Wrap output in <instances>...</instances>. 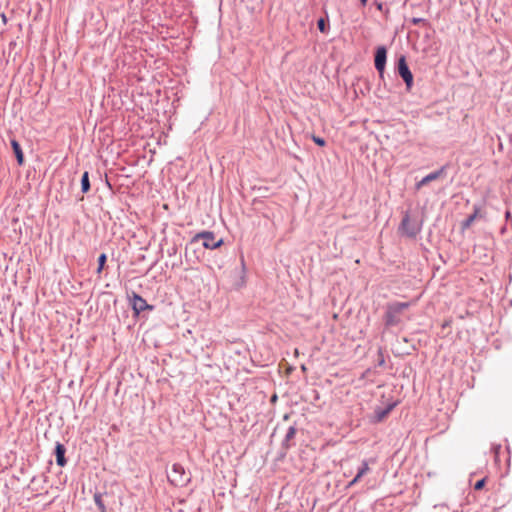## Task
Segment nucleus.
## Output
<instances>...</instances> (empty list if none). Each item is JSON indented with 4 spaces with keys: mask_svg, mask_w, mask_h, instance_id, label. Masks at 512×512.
Instances as JSON below:
<instances>
[{
    "mask_svg": "<svg viewBox=\"0 0 512 512\" xmlns=\"http://www.w3.org/2000/svg\"><path fill=\"white\" fill-rule=\"evenodd\" d=\"M411 306V302H390L386 305L384 323L386 327H394L402 322V313Z\"/></svg>",
    "mask_w": 512,
    "mask_h": 512,
    "instance_id": "f257e3e1",
    "label": "nucleus"
},
{
    "mask_svg": "<svg viewBox=\"0 0 512 512\" xmlns=\"http://www.w3.org/2000/svg\"><path fill=\"white\" fill-rule=\"evenodd\" d=\"M168 481L175 487H185L190 481L191 476L186 472L185 468L179 464L174 463L171 471L167 474Z\"/></svg>",
    "mask_w": 512,
    "mask_h": 512,
    "instance_id": "f03ea898",
    "label": "nucleus"
},
{
    "mask_svg": "<svg viewBox=\"0 0 512 512\" xmlns=\"http://www.w3.org/2000/svg\"><path fill=\"white\" fill-rule=\"evenodd\" d=\"M422 224L417 219H412L409 213H405L399 226V231L409 237L415 238L421 231Z\"/></svg>",
    "mask_w": 512,
    "mask_h": 512,
    "instance_id": "7ed1b4c3",
    "label": "nucleus"
},
{
    "mask_svg": "<svg viewBox=\"0 0 512 512\" xmlns=\"http://www.w3.org/2000/svg\"><path fill=\"white\" fill-rule=\"evenodd\" d=\"M199 239H203V246L206 249H217L223 244V239L216 240L215 234L211 231H203L200 233H197L193 239L192 242H196Z\"/></svg>",
    "mask_w": 512,
    "mask_h": 512,
    "instance_id": "20e7f679",
    "label": "nucleus"
},
{
    "mask_svg": "<svg viewBox=\"0 0 512 512\" xmlns=\"http://www.w3.org/2000/svg\"><path fill=\"white\" fill-rule=\"evenodd\" d=\"M398 73L404 80L407 89L409 90L413 84V75L407 65L405 56H400L398 59Z\"/></svg>",
    "mask_w": 512,
    "mask_h": 512,
    "instance_id": "39448f33",
    "label": "nucleus"
},
{
    "mask_svg": "<svg viewBox=\"0 0 512 512\" xmlns=\"http://www.w3.org/2000/svg\"><path fill=\"white\" fill-rule=\"evenodd\" d=\"M387 59V50L384 46H379L375 53V68L379 72L380 77H383Z\"/></svg>",
    "mask_w": 512,
    "mask_h": 512,
    "instance_id": "423d86ee",
    "label": "nucleus"
},
{
    "mask_svg": "<svg viewBox=\"0 0 512 512\" xmlns=\"http://www.w3.org/2000/svg\"><path fill=\"white\" fill-rule=\"evenodd\" d=\"M445 170L446 166H442L440 169L429 173L428 175L423 177L419 182L416 183V189L419 190L424 185L441 178L442 176H444Z\"/></svg>",
    "mask_w": 512,
    "mask_h": 512,
    "instance_id": "0eeeda50",
    "label": "nucleus"
},
{
    "mask_svg": "<svg viewBox=\"0 0 512 512\" xmlns=\"http://www.w3.org/2000/svg\"><path fill=\"white\" fill-rule=\"evenodd\" d=\"M132 308L137 314H139L141 311H144L147 308L151 309L152 307H150L140 295L134 293Z\"/></svg>",
    "mask_w": 512,
    "mask_h": 512,
    "instance_id": "6e6552de",
    "label": "nucleus"
},
{
    "mask_svg": "<svg viewBox=\"0 0 512 512\" xmlns=\"http://www.w3.org/2000/svg\"><path fill=\"white\" fill-rule=\"evenodd\" d=\"M66 448L63 444L57 442L55 446L56 463L58 466L63 467L66 465L65 458Z\"/></svg>",
    "mask_w": 512,
    "mask_h": 512,
    "instance_id": "1a4fd4ad",
    "label": "nucleus"
},
{
    "mask_svg": "<svg viewBox=\"0 0 512 512\" xmlns=\"http://www.w3.org/2000/svg\"><path fill=\"white\" fill-rule=\"evenodd\" d=\"M395 404H389L386 408H377L374 411V419L376 422H381L392 411Z\"/></svg>",
    "mask_w": 512,
    "mask_h": 512,
    "instance_id": "9d476101",
    "label": "nucleus"
},
{
    "mask_svg": "<svg viewBox=\"0 0 512 512\" xmlns=\"http://www.w3.org/2000/svg\"><path fill=\"white\" fill-rule=\"evenodd\" d=\"M295 435H296V428L295 426H290L286 432V435L283 439V442H282V446L285 448V449H289L293 443V439L295 438Z\"/></svg>",
    "mask_w": 512,
    "mask_h": 512,
    "instance_id": "9b49d317",
    "label": "nucleus"
},
{
    "mask_svg": "<svg viewBox=\"0 0 512 512\" xmlns=\"http://www.w3.org/2000/svg\"><path fill=\"white\" fill-rule=\"evenodd\" d=\"M369 463L370 461L366 459L362 460L361 466L358 468V471L354 477V481H360L362 477H364L370 471Z\"/></svg>",
    "mask_w": 512,
    "mask_h": 512,
    "instance_id": "f8f14e48",
    "label": "nucleus"
},
{
    "mask_svg": "<svg viewBox=\"0 0 512 512\" xmlns=\"http://www.w3.org/2000/svg\"><path fill=\"white\" fill-rule=\"evenodd\" d=\"M11 146L15 153L18 164L22 165L24 162V155H23L20 144L16 140L13 139V140H11Z\"/></svg>",
    "mask_w": 512,
    "mask_h": 512,
    "instance_id": "ddd939ff",
    "label": "nucleus"
},
{
    "mask_svg": "<svg viewBox=\"0 0 512 512\" xmlns=\"http://www.w3.org/2000/svg\"><path fill=\"white\" fill-rule=\"evenodd\" d=\"M90 190L89 174L84 172L81 178V191L87 193Z\"/></svg>",
    "mask_w": 512,
    "mask_h": 512,
    "instance_id": "4468645a",
    "label": "nucleus"
},
{
    "mask_svg": "<svg viewBox=\"0 0 512 512\" xmlns=\"http://www.w3.org/2000/svg\"><path fill=\"white\" fill-rule=\"evenodd\" d=\"M479 208L478 207H474V213L471 214L464 222H463V228H468L471 226V224L474 222V220L477 218L478 216V213H479Z\"/></svg>",
    "mask_w": 512,
    "mask_h": 512,
    "instance_id": "2eb2a0df",
    "label": "nucleus"
},
{
    "mask_svg": "<svg viewBox=\"0 0 512 512\" xmlns=\"http://www.w3.org/2000/svg\"><path fill=\"white\" fill-rule=\"evenodd\" d=\"M106 260H107V256L105 253H102L99 257H98V268H97V273L100 274L104 268V265L106 263Z\"/></svg>",
    "mask_w": 512,
    "mask_h": 512,
    "instance_id": "dca6fc26",
    "label": "nucleus"
},
{
    "mask_svg": "<svg viewBox=\"0 0 512 512\" xmlns=\"http://www.w3.org/2000/svg\"><path fill=\"white\" fill-rule=\"evenodd\" d=\"M317 26H318V29L322 32V33H326L327 32V25H326V22L323 18H320L318 21H317Z\"/></svg>",
    "mask_w": 512,
    "mask_h": 512,
    "instance_id": "f3484780",
    "label": "nucleus"
},
{
    "mask_svg": "<svg viewBox=\"0 0 512 512\" xmlns=\"http://www.w3.org/2000/svg\"><path fill=\"white\" fill-rule=\"evenodd\" d=\"M312 140L315 144L319 146H324L326 144L325 140L319 136L313 135Z\"/></svg>",
    "mask_w": 512,
    "mask_h": 512,
    "instance_id": "a211bd4d",
    "label": "nucleus"
},
{
    "mask_svg": "<svg viewBox=\"0 0 512 512\" xmlns=\"http://www.w3.org/2000/svg\"><path fill=\"white\" fill-rule=\"evenodd\" d=\"M411 23L414 24V25H419V24H426L427 21L424 18L414 17V18L411 19Z\"/></svg>",
    "mask_w": 512,
    "mask_h": 512,
    "instance_id": "6ab92c4d",
    "label": "nucleus"
},
{
    "mask_svg": "<svg viewBox=\"0 0 512 512\" xmlns=\"http://www.w3.org/2000/svg\"><path fill=\"white\" fill-rule=\"evenodd\" d=\"M484 485H485V479L483 478V479H481V480L476 482V484L474 486V489L475 490H480V489H482L484 487Z\"/></svg>",
    "mask_w": 512,
    "mask_h": 512,
    "instance_id": "aec40b11",
    "label": "nucleus"
},
{
    "mask_svg": "<svg viewBox=\"0 0 512 512\" xmlns=\"http://www.w3.org/2000/svg\"><path fill=\"white\" fill-rule=\"evenodd\" d=\"M95 502H96V504L98 505V507H99L102 511H104L105 506H104V504L102 503V501H101V499H100V496H98V495H96V496H95Z\"/></svg>",
    "mask_w": 512,
    "mask_h": 512,
    "instance_id": "412c9836",
    "label": "nucleus"
},
{
    "mask_svg": "<svg viewBox=\"0 0 512 512\" xmlns=\"http://www.w3.org/2000/svg\"><path fill=\"white\" fill-rule=\"evenodd\" d=\"M359 481H354V478L348 483V487H352L354 486L356 483H358Z\"/></svg>",
    "mask_w": 512,
    "mask_h": 512,
    "instance_id": "4be33fe9",
    "label": "nucleus"
},
{
    "mask_svg": "<svg viewBox=\"0 0 512 512\" xmlns=\"http://www.w3.org/2000/svg\"><path fill=\"white\" fill-rule=\"evenodd\" d=\"M362 6H365L367 4V0H360Z\"/></svg>",
    "mask_w": 512,
    "mask_h": 512,
    "instance_id": "5701e85b",
    "label": "nucleus"
},
{
    "mask_svg": "<svg viewBox=\"0 0 512 512\" xmlns=\"http://www.w3.org/2000/svg\"><path fill=\"white\" fill-rule=\"evenodd\" d=\"M272 400H273V401H276V395H274V396L272 397Z\"/></svg>",
    "mask_w": 512,
    "mask_h": 512,
    "instance_id": "b1692460",
    "label": "nucleus"
}]
</instances>
